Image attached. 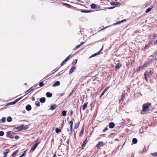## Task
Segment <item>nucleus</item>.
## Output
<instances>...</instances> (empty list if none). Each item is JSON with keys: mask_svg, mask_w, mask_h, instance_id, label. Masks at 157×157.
Listing matches in <instances>:
<instances>
[{"mask_svg": "<svg viewBox=\"0 0 157 157\" xmlns=\"http://www.w3.org/2000/svg\"><path fill=\"white\" fill-rule=\"evenodd\" d=\"M151 104L150 103H147L144 104L142 105V110L144 112H146L149 110V107L151 106Z\"/></svg>", "mask_w": 157, "mask_h": 157, "instance_id": "1", "label": "nucleus"}, {"mask_svg": "<svg viewBox=\"0 0 157 157\" xmlns=\"http://www.w3.org/2000/svg\"><path fill=\"white\" fill-rule=\"evenodd\" d=\"M24 126V125L19 126L17 128H13V130L15 132H18L21 130L25 129L26 128H23V127Z\"/></svg>", "mask_w": 157, "mask_h": 157, "instance_id": "2", "label": "nucleus"}, {"mask_svg": "<svg viewBox=\"0 0 157 157\" xmlns=\"http://www.w3.org/2000/svg\"><path fill=\"white\" fill-rule=\"evenodd\" d=\"M104 145V142L102 141L99 142L96 145V147L99 149L100 147Z\"/></svg>", "mask_w": 157, "mask_h": 157, "instance_id": "3", "label": "nucleus"}, {"mask_svg": "<svg viewBox=\"0 0 157 157\" xmlns=\"http://www.w3.org/2000/svg\"><path fill=\"white\" fill-rule=\"evenodd\" d=\"M22 97H21L20 98L15 100L14 101L12 102L9 103L10 105H13L16 103L18 101L21 99Z\"/></svg>", "mask_w": 157, "mask_h": 157, "instance_id": "4", "label": "nucleus"}, {"mask_svg": "<svg viewBox=\"0 0 157 157\" xmlns=\"http://www.w3.org/2000/svg\"><path fill=\"white\" fill-rule=\"evenodd\" d=\"M39 144V143H36L34 146H33L31 148V149L30 150V151H33L37 147V146L38 144Z\"/></svg>", "mask_w": 157, "mask_h": 157, "instance_id": "5", "label": "nucleus"}, {"mask_svg": "<svg viewBox=\"0 0 157 157\" xmlns=\"http://www.w3.org/2000/svg\"><path fill=\"white\" fill-rule=\"evenodd\" d=\"M91 7L93 9H98L99 7L96 4H92L91 5Z\"/></svg>", "mask_w": 157, "mask_h": 157, "instance_id": "6", "label": "nucleus"}, {"mask_svg": "<svg viewBox=\"0 0 157 157\" xmlns=\"http://www.w3.org/2000/svg\"><path fill=\"white\" fill-rule=\"evenodd\" d=\"M60 85V82L59 81H57L54 84H53L52 85V87H56V86H59Z\"/></svg>", "mask_w": 157, "mask_h": 157, "instance_id": "7", "label": "nucleus"}, {"mask_svg": "<svg viewBox=\"0 0 157 157\" xmlns=\"http://www.w3.org/2000/svg\"><path fill=\"white\" fill-rule=\"evenodd\" d=\"M115 126V124L113 122H110L109 124V127L110 128H113Z\"/></svg>", "mask_w": 157, "mask_h": 157, "instance_id": "8", "label": "nucleus"}, {"mask_svg": "<svg viewBox=\"0 0 157 157\" xmlns=\"http://www.w3.org/2000/svg\"><path fill=\"white\" fill-rule=\"evenodd\" d=\"M26 109L27 111H30L32 107L30 105H28L26 106Z\"/></svg>", "mask_w": 157, "mask_h": 157, "instance_id": "9", "label": "nucleus"}, {"mask_svg": "<svg viewBox=\"0 0 157 157\" xmlns=\"http://www.w3.org/2000/svg\"><path fill=\"white\" fill-rule=\"evenodd\" d=\"M56 107L57 106L56 105H52L51 106V108L49 109L51 110H53L56 108Z\"/></svg>", "mask_w": 157, "mask_h": 157, "instance_id": "10", "label": "nucleus"}, {"mask_svg": "<svg viewBox=\"0 0 157 157\" xmlns=\"http://www.w3.org/2000/svg\"><path fill=\"white\" fill-rule=\"evenodd\" d=\"M40 101L42 103H44L45 101V98L44 97H42L40 99Z\"/></svg>", "mask_w": 157, "mask_h": 157, "instance_id": "11", "label": "nucleus"}, {"mask_svg": "<svg viewBox=\"0 0 157 157\" xmlns=\"http://www.w3.org/2000/svg\"><path fill=\"white\" fill-rule=\"evenodd\" d=\"M146 65V63H144V64L141 66L140 67L138 70V71H141L144 67V66Z\"/></svg>", "mask_w": 157, "mask_h": 157, "instance_id": "12", "label": "nucleus"}, {"mask_svg": "<svg viewBox=\"0 0 157 157\" xmlns=\"http://www.w3.org/2000/svg\"><path fill=\"white\" fill-rule=\"evenodd\" d=\"M88 103V102H86L83 105L82 107V109L83 110H84L87 107Z\"/></svg>", "mask_w": 157, "mask_h": 157, "instance_id": "13", "label": "nucleus"}, {"mask_svg": "<svg viewBox=\"0 0 157 157\" xmlns=\"http://www.w3.org/2000/svg\"><path fill=\"white\" fill-rule=\"evenodd\" d=\"M46 96L47 97H51L52 96V94L51 93L48 92L46 94Z\"/></svg>", "mask_w": 157, "mask_h": 157, "instance_id": "14", "label": "nucleus"}, {"mask_svg": "<svg viewBox=\"0 0 157 157\" xmlns=\"http://www.w3.org/2000/svg\"><path fill=\"white\" fill-rule=\"evenodd\" d=\"M153 6H151L149 7V8H147L146 10V13H147L149 12L151 9L153 8Z\"/></svg>", "mask_w": 157, "mask_h": 157, "instance_id": "15", "label": "nucleus"}, {"mask_svg": "<svg viewBox=\"0 0 157 157\" xmlns=\"http://www.w3.org/2000/svg\"><path fill=\"white\" fill-rule=\"evenodd\" d=\"M33 87H31L30 88V89H29L28 90L26 91L25 92V95L28 94L29 92H30L31 90H33Z\"/></svg>", "mask_w": 157, "mask_h": 157, "instance_id": "16", "label": "nucleus"}, {"mask_svg": "<svg viewBox=\"0 0 157 157\" xmlns=\"http://www.w3.org/2000/svg\"><path fill=\"white\" fill-rule=\"evenodd\" d=\"M121 65L120 63L117 64L115 66V68L116 69H118L121 67Z\"/></svg>", "mask_w": 157, "mask_h": 157, "instance_id": "17", "label": "nucleus"}, {"mask_svg": "<svg viewBox=\"0 0 157 157\" xmlns=\"http://www.w3.org/2000/svg\"><path fill=\"white\" fill-rule=\"evenodd\" d=\"M153 73V69H151L149 71V73H148V75H151Z\"/></svg>", "mask_w": 157, "mask_h": 157, "instance_id": "18", "label": "nucleus"}, {"mask_svg": "<svg viewBox=\"0 0 157 157\" xmlns=\"http://www.w3.org/2000/svg\"><path fill=\"white\" fill-rule=\"evenodd\" d=\"M75 69V67H72L70 71H69L70 73H72L74 71V70Z\"/></svg>", "mask_w": 157, "mask_h": 157, "instance_id": "19", "label": "nucleus"}, {"mask_svg": "<svg viewBox=\"0 0 157 157\" xmlns=\"http://www.w3.org/2000/svg\"><path fill=\"white\" fill-rule=\"evenodd\" d=\"M86 139L85 141L84 142L83 144H82V149H84V147H85L86 144Z\"/></svg>", "mask_w": 157, "mask_h": 157, "instance_id": "20", "label": "nucleus"}, {"mask_svg": "<svg viewBox=\"0 0 157 157\" xmlns=\"http://www.w3.org/2000/svg\"><path fill=\"white\" fill-rule=\"evenodd\" d=\"M125 95L124 94H122V97L120 100V101L121 102V101H123V100L124 99V98H125Z\"/></svg>", "mask_w": 157, "mask_h": 157, "instance_id": "21", "label": "nucleus"}, {"mask_svg": "<svg viewBox=\"0 0 157 157\" xmlns=\"http://www.w3.org/2000/svg\"><path fill=\"white\" fill-rule=\"evenodd\" d=\"M148 75V73L147 72H146L144 73L145 78L147 81V76Z\"/></svg>", "mask_w": 157, "mask_h": 157, "instance_id": "22", "label": "nucleus"}, {"mask_svg": "<svg viewBox=\"0 0 157 157\" xmlns=\"http://www.w3.org/2000/svg\"><path fill=\"white\" fill-rule=\"evenodd\" d=\"M137 140L136 138H133L132 139V142L134 144H136L137 143Z\"/></svg>", "mask_w": 157, "mask_h": 157, "instance_id": "23", "label": "nucleus"}, {"mask_svg": "<svg viewBox=\"0 0 157 157\" xmlns=\"http://www.w3.org/2000/svg\"><path fill=\"white\" fill-rule=\"evenodd\" d=\"M81 12L82 13H90V11L89 10H81Z\"/></svg>", "mask_w": 157, "mask_h": 157, "instance_id": "24", "label": "nucleus"}, {"mask_svg": "<svg viewBox=\"0 0 157 157\" xmlns=\"http://www.w3.org/2000/svg\"><path fill=\"white\" fill-rule=\"evenodd\" d=\"M12 120V118L11 117H8L7 119V121L8 122H10Z\"/></svg>", "mask_w": 157, "mask_h": 157, "instance_id": "25", "label": "nucleus"}, {"mask_svg": "<svg viewBox=\"0 0 157 157\" xmlns=\"http://www.w3.org/2000/svg\"><path fill=\"white\" fill-rule=\"evenodd\" d=\"M67 111L65 110L63 111L62 112V115L63 116H65L66 115Z\"/></svg>", "mask_w": 157, "mask_h": 157, "instance_id": "26", "label": "nucleus"}, {"mask_svg": "<svg viewBox=\"0 0 157 157\" xmlns=\"http://www.w3.org/2000/svg\"><path fill=\"white\" fill-rule=\"evenodd\" d=\"M56 131L57 133H59L61 132V131L60 129L58 128H57L56 129Z\"/></svg>", "mask_w": 157, "mask_h": 157, "instance_id": "27", "label": "nucleus"}, {"mask_svg": "<svg viewBox=\"0 0 157 157\" xmlns=\"http://www.w3.org/2000/svg\"><path fill=\"white\" fill-rule=\"evenodd\" d=\"M6 118L5 117H3L2 119V123H4L6 122Z\"/></svg>", "mask_w": 157, "mask_h": 157, "instance_id": "28", "label": "nucleus"}, {"mask_svg": "<svg viewBox=\"0 0 157 157\" xmlns=\"http://www.w3.org/2000/svg\"><path fill=\"white\" fill-rule=\"evenodd\" d=\"M11 132L10 131V132H7V137H9L11 135L10 134Z\"/></svg>", "mask_w": 157, "mask_h": 157, "instance_id": "29", "label": "nucleus"}, {"mask_svg": "<svg viewBox=\"0 0 157 157\" xmlns=\"http://www.w3.org/2000/svg\"><path fill=\"white\" fill-rule=\"evenodd\" d=\"M76 89H74L72 91V92H71V93L69 94V96H71V95H72L73 93L75 92V91Z\"/></svg>", "mask_w": 157, "mask_h": 157, "instance_id": "30", "label": "nucleus"}, {"mask_svg": "<svg viewBox=\"0 0 157 157\" xmlns=\"http://www.w3.org/2000/svg\"><path fill=\"white\" fill-rule=\"evenodd\" d=\"M99 52H98L97 53H95V54H93L92 56H90V57H92L95 56L96 55H99Z\"/></svg>", "mask_w": 157, "mask_h": 157, "instance_id": "31", "label": "nucleus"}, {"mask_svg": "<svg viewBox=\"0 0 157 157\" xmlns=\"http://www.w3.org/2000/svg\"><path fill=\"white\" fill-rule=\"evenodd\" d=\"M36 105L38 106H39L40 105V102L38 101H36L35 102Z\"/></svg>", "mask_w": 157, "mask_h": 157, "instance_id": "32", "label": "nucleus"}, {"mask_svg": "<svg viewBox=\"0 0 157 157\" xmlns=\"http://www.w3.org/2000/svg\"><path fill=\"white\" fill-rule=\"evenodd\" d=\"M18 152V150L16 151L12 154V155L13 156H14Z\"/></svg>", "mask_w": 157, "mask_h": 157, "instance_id": "33", "label": "nucleus"}, {"mask_svg": "<svg viewBox=\"0 0 157 157\" xmlns=\"http://www.w3.org/2000/svg\"><path fill=\"white\" fill-rule=\"evenodd\" d=\"M115 133H112L110 134L108 136L109 137H112V136H115Z\"/></svg>", "mask_w": 157, "mask_h": 157, "instance_id": "34", "label": "nucleus"}, {"mask_svg": "<svg viewBox=\"0 0 157 157\" xmlns=\"http://www.w3.org/2000/svg\"><path fill=\"white\" fill-rule=\"evenodd\" d=\"M4 134V133L3 132L1 131L0 132V136H3Z\"/></svg>", "mask_w": 157, "mask_h": 157, "instance_id": "35", "label": "nucleus"}, {"mask_svg": "<svg viewBox=\"0 0 157 157\" xmlns=\"http://www.w3.org/2000/svg\"><path fill=\"white\" fill-rule=\"evenodd\" d=\"M44 85V84L43 82H41L40 83L39 86L40 87L43 86Z\"/></svg>", "mask_w": 157, "mask_h": 157, "instance_id": "36", "label": "nucleus"}, {"mask_svg": "<svg viewBox=\"0 0 157 157\" xmlns=\"http://www.w3.org/2000/svg\"><path fill=\"white\" fill-rule=\"evenodd\" d=\"M80 46H81V45L80 44L77 45L74 48V49L76 50V49H77L78 48L80 47Z\"/></svg>", "mask_w": 157, "mask_h": 157, "instance_id": "37", "label": "nucleus"}, {"mask_svg": "<svg viewBox=\"0 0 157 157\" xmlns=\"http://www.w3.org/2000/svg\"><path fill=\"white\" fill-rule=\"evenodd\" d=\"M77 60L76 59H75V60H74V61L72 63V64H73V65L75 64H76L77 63Z\"/></svg>", "mask_w": 157, "mask_h": 157, "instance_id": "38", "label": "nucleus"}, {"mask_svg": "<svg viewBox=\"0 0 157 157\" xmlns=\"http://www.w3.org/2000/svg\"><path fill=\"white\" fill-rule=\"evenodd\" d=\"M9 153V152H6L4 153L5 155L3 157H6L7 156V154Z\"/></svg>", "mask_w": 157, "mask_h": 157, "instance_id": "39", "label": "nucleus"}, {"mask_svg": "<svg viewBox=\"0 0 157 157\" xmlns=\"http://www.w3.org/2000/svg\"><path fill=\"white\" fill-rule=\"evenodd\" d=\"M25 155V153H23L19 157H23Z\"/></svg>", "mask_w": 157, "mask_h": 157, "instance_id": "40", "label": "nucleus"}, {"mask_svg": "<svg viewBox=\"0 0 157 157\" xmlns=\"http://www.w3.org/2000/svg\"><path fill=\"white\" fill-rule=\"evenodd\" d=\"M157 54L156 53H155L154 54L151 55L150 56L155 57L157 55Z\"/></svg>", "mask_w": 157, "mask_h": 157, "instance_id": "41", "label": "nucleus"}, {"mask_svg": "<svg viewBox=\"0 0 157 157\" xmlns=\"http://www.w3.org/2000/svg\"><path fill=\"white\" fill-rule=\"evenodd\" d=\"M15 139L17 140V139H18L19 138H20V137L18 136H16L15 137Z\"/></svg>", "mask_w": 157, "mask_h": 157, "instance_id": "42", "label": "nucleus"}, {"mask_svg": "<svg viewBox=\"0 0 157 157\" xmlns=\"http://www.w3.org/2000/svg\"><path fill=\"white\" fill-rule=\"evenodd\" d=\"M64 61H63L61 64V66H63L65 63Z\"/></svg>", "mask_w": 157, "mask_h": 157, "instance_id": "43", "label": "nucleus"}, {"mask_svg": "<svg viewBox=\"0 0 157 157\" xmlns=\"http://www.w3.org/2000/svg\"><path fill=\"white\" fill-rule=\"evenodd\" d=\"M108 130V128L107 127H106L104 130H103V132H104Z\"/></svg>", "mask_w": 157, "mask_h": 157, "instance_id": "44", "label": "nucleus"}, {"mask_svg": "<svg viewBox=\"0 0 157 157\" xmlns=\"http://www.w3.org/2000/svg\"><path fill=\"white\" fill-rule=\"evenodd\" d=\"M122 22H121V21H119V22H117V23H116L115 24H120Z\"/></svg>", "mask_w": 157, "mask_h": 157, "instance_id": "45", "label": "nucleus"}, {"mask_svg": "<svg viewBox=\"0 0 157 157\" xmlns=\"http://www.w3.org/2000/svg\"><path fill=\"white\" fill-rule=\"evenodd\" d=\"M103 48V46H102V48L98 52H99V54L100 53V52L102 50Z\"/></svg>", "mask_w": 157, "mask_h": 157, "instance_id": "46", "label": "nucleus"}, {"mask_svg": "<svg viewBox=\"0 0 157 157\" xmlns=\"http://www.w3.org/2000/svg\"><path fill=\"white\" fill-rule=\"evenodd\" d=\"M9 137L11 139H13L14 138V136H13L12 135H11Z\"/></svg>", "mask_w": 157, "mask_h": 157, "instance_id": "47", "label": "nucleus"}, {"mask_svg": "<svg viewBox=\"0 0 157 157\" xmlns=\"http://www.w3.org/2000/svg\"><path fill=\"white\" fill-rule=\"evenodd\" d=\"M71 133H70V135L72 134V128H71Z\"/></svg>", "mask_w": 157, "mask_h": 157, "instance_id": "48", "label": "nucleus"}, {"mask_svg": "<svg viewBox=\"0 0 157 157\" xmlns=\"http://www.w3.org/2000/svg\"><path fill=\"white\" fill-rule=\"evenodd\" d=\"M126 21L125 19H124L121 21L122 23L125 22Z\"/></svg>", "mask_w": 157, "mask_h": 157, "instance_id": "49", "label": "nucleus"}, {"mask_svg": "<svg viewBox=\"0 0 157 157\" xmlns=\"http://www.w3.org/2000/svg\"><path fill=\"white\" fill-rule=\"evenodd\" d=\"M153 155H154L155 156H157V153H154V154H153Z\"/></svg>", "mask_w": 157, "mask_h": 157, "instance_id": "50", "label": "nucleus"}, {"mask_svg": "<svg viewBox=\"0 0 157 157\" xmlns=\"http://www.w3.org/2000/svg\"><path fill=\"white\" fill-rule=\"evenodd\" d=\"M157 44V39L154 42V44Z\"/></svg>", "mask_w": 157, "mask_h": 157, "instance_id": "51", "label": "nucleus"}, {"mask_svg": "<svg viewBox=\"0 0 157 157\" xmlns=\"http://www.w3.org/2000/svg\"><path fill=\"white\" fill-rule=\"evenodd\" d=\"M68 59L67 58L64 60L65 62H66L67 60Z\"/></svg>", "mask_w": 157, "mask_h": 157, "instance_id": "52", "label": "nucleus"}, {"mask_svg": "<svg viewBox=\"0 0 157 157\" xmlns=\"http://www.w3.org/2000/svg\"><path fill=\"white\" fill-rule=\"evenodd\" d=\"M68 59L67 58L64 60L65 62H66L67 60Z\"/></svg>", "mask_w": 157, "mask_h": 157, "instance_id": "53", "label": "nucleus"}, {"mask_svg": "<svg viewBox=\"0 0 157 157\" xmlns=\"http://www.w3.org/2000/svg\"><path fill=\"white\" fill-rule=\"evenodd\" d=\"M70 124H73V123L72 121H70Z\"/></svg>", "mask_w": 157, "mask_h": 157, "instance_id": "54", "label": "nucleus"}, {"mask_svg": "<svg viewBox=\"0 0 157 157\" xmlns=\"http://www.w3.org/2000/svg\"><path fill=\"white\" fill-rule=\"evenodd\" d=\"M35 100V98L34 97H33L32 98V100L33 101H34Z\"/></svg>", "mask_w": 157, "mask_h": 157, "instance_id": "55", "label": "nucleus"}, {"mask_svg": "<svg viewBox=\"0 0 157 157\" xmlns=\"http://www.w3.org/2000/svg\"><path fill=\"white\" fill-rule=\"evenodd\" d=\"M70 127H71V128H72V127H73V124H71V125H70Z\"/></svg>", "mask_w": 157, "mask_h": 157, "instance_id": "56", "label": "nucleus"}, {"mask_svg": "<svg viewBox=\"0 0 157 157\" xmlns=\"http://www.w3.org/2000/svg\"><path fill=\"white\" fill-rule=\"evenodd\" d=\"M104 93H105L103 91L102 93L101 94V96H102L104 95Z\"/></svg>", "mask_w": 157, "mask_h": 157, "instance_id": "57", "label": "nucleus"}, {"mask_svg": "<svg viewBox=\"0 0 157 157\" xmlns=\"http://www.w3.org/2000/svg\"><path fill=\"white\" fill-rule=\"evenodd\" d=\"M84 42H81V44H80L81 46L82 45V44H84Z\"/></svg>", "mask_w": 157, "mask_h": 157, "instance_id": "58", "label": "nucleus"}, {"mask_svg": "<svg viewBox=\"0 0 157 157\" xmlns=\"http://www.w3.org/2000/svg\"><path fill=\"white\" fill-rule=\"evenodd\" d=\"M71 55H70L67 58V59H69V57H70V56H71Z\"/></svg>", "mask_w": 157, "mask_h": 157, "instance_id": "59", "label": "nucleus"}, {"mask_svg": "<svg viewBox=\"0 0 157 157\" xmlns=\"http://www.w3.org/2000/svg\"><path fill=\"white\" fill-rule=\"evenodd\" d=\"M107 90V89H105V90H103V92H104V93H105V92Z\"/></svg>", "mask_w": 157, "mask_h": 157, "instance_id": "60", "label": "nucleus"}, {"mask_svg": "<svg viewBox=\"0 0 157 157\" xmlns=\"http://www.w3.org/2000/svg\"><path fill=\"white\" fill-rule=\"evenodd\" d=\"M56 154H55L54 155H53V157H56Z\"/></svg>", "mask_w": 157, "mask_h": 157, "instance_id": "61", "label": "nucleus"}, {"mask_svg": "<svg viewBox=\"0 0 157 157\" xmlns=\"http://www.w3.org/2000/svg\"><path fill=\"white\" fill-rule=\"evenodd\" d=\"M2 120H0V123H2Z\"/></svg>", "mask_w": 157, "mask_h": 157, "instance_id": "62", "label": "nucleus"}, {"mask_svg": "<svg viewBox=\"0 0 157 157\" xmlns=\"http://www.w3.org/2000/svg\"><path fill=\"white\" fill-rule=\"evenodd\" d=\"M26 150H25V151L23 153H25V154L26 153Z\"/></svg>", "mask_w": 157, "mask_h": 157, "instance_id": "63", "label": "nucleus"}, {"mask_svg": "<svg viewBox=\"0 0 157 157\" xmlns=\"http://www.w3.org/2000/svg\"><path fill=\"white\" fill-rule=\"evenodd\" d=\"M72 114H73V112L72 111H71V115H72Z\"/></svg>", "mask_w": 157, "mask_h": 157, "instance_id": "64", "label": "nucleus"}]
</instances>
